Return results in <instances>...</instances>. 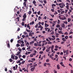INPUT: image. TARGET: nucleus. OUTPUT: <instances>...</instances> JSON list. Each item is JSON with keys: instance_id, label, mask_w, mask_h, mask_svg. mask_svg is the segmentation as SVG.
<instances>
[{"instance_id": "nucleus-31", "label": "nucleus", "mask_w": 73, "mask_h": 73, "mask_svg": "<svg viewBox=\"0 0 73 73\" xmlns=\"http://www.w3.org/2000/svg\"><path fill=\"white\" fill-rule=\"evenodd\" d=\"M15 60H17L18 59V57H17V56H15Z\"/></svg>"}, {"instance_id": "nucleus-28", "label": "nucleus", "mask_w": 73, "mask_h": 73, "mask_svg": "<svg viewBox=\"0 0 73 73\" xmlns=\"http://www.w3.org/2000/svg\"><path fill=\"white\" fill-rule=\"evenodd\" d=\"M64 37L65 39H68V36L67 35L66 36H65Z\"/></svg>"}, {"instance_id": "nucleus-45", "label": "nucleus", "mask_w": 73, "mask_h": 73, "mask_svg": "<svg viewBox=\"0 0 73 73\" xmlns=\"http://www.w3.org/2000/svg\"><path fill=\"white\" fill-rule=\"evenodd\" d=\"M46 64H47V63H45L44 64V66H46Z\"/></svg>"}, {"instance_id": "nucleus-40", "label": "nucleus", "mask_w": 73, "mask_h": 73, "mask_svg": "<svg viewBox=\"0 0 73 73\" xmlns=\"http://www.w3.org/2000/svg\"><path fill=\"white\" fill-rule=\"evenodd\" d=\"M55 13H54V15H57V14H58V13H57V12L56 11H55Z\"/></svg>"}, {"instance_id": "nucleus-24", "label": "nucleus", "mask_w": 73, "mask_h": 73, "mask_svg": "<svg viewBox=\"0 0 73 73\" xmlns=\"http://www.w3.org/2000/svg\"><path fill=\"white\" fill-rule=\"evenodd\" d=\"M68 23L70 22V21H71V19L70 18H68Z\"/></svg>"}, {"instance_id": "nucleus-51", "label": "nucleus", "mask_w": 73, "mask_h": 73, "mask_svg": "<svg viewBox=\"0 0 73 73\" xmlns=\"http://www.w3.org/2000/svg\"><path fill=\"white\" fill-rule=\"evenodd\" d=\"M34 45L35 46H37V44L36 43H35L34 44Z\"/></svg>"}, {"instance_id": "nucleus-29", "label": "nucleus", "mask_w": 73, "mask_h": 73, "mask_svg": "<svg viewBox=\"0 0 73 73\" xmlns=\"http://www.w3.org/2000/svg\"><path fill=\"white\" fill-rule=\"evenodd\" d=\"M52 42H51L50 41H49L48 42V44H52Z\"/></svg>"}, {"instance_id": "nucleus-3", "label": "nucleus", "mask_w": 73, "mask_h": 73, "mask_svg": "<svg viewBox=\"0 0 73 73\" xmlns=\"http://www.w3.org/2000/svg\"><path fill=\"white\" fill-rule=\"evenodd\" d=\"M32 3L33 4H34V5L35 6V7L37 6V5L36 4V1L34 0L33 1Z\"/></svg>"}, {"instance_id": "nucleus-14", "label": "nucleus", "mask_w": 73, "mask_h": 73, "mask_svg": "<svg viewBox=\"0 0 73 73\" xmlns=\"http://www.w3.org/2000/svg\"><path fill=\"white\" fill-rule=\"evenodd\" d=\"M28 14L29 15H31L32 13V11H30L28 12Z\"/></svg>"}, {"instance_id": "nucleus-42", "label": "nucleus", "mask_w": 73, "mask_h": 73, "mask_svg": "<svg viewBox=\"0 0 73 73\" xmlns=\"http://www.w3.org/2000/svg\"><path fill=\"white\" fill-rule=\"evenodd\" d=\"M43 2L45 4H46L47 2H46V0H43Z\"/></svg>"}, {"instance_id": "nucleus-18", "label": "nucleus", "mask_w": 73, "mask_h": 73, "mask_svg": "<svg viewBox=\"0 0 73 73\" xmlns=\"http://www.w3.org/2000/svg\"><path fill=\"white\" fill-rule=\"evenodd\" d=\"M16 19H17V22H19L20 21V18H19V17H18L17 18H16Z\"/></svg>"}, {"instance_id": "nucleus-9", "label": "nucleus", "mask_w": 73, "mask_h": 73, "mask_svg": "<svg viewBox=\"0 0 73 73\" xmlns=\"http://www.w3.org/2000/svg\"><path fill=\"white\" fill-rule=\"evenodd\" d=\"M48 26H49V25L47 24L46 23H45L44 25V26L45 27H48Z\"/></svg>"}, {"instance_id": "nucleus-6", "label": "nucleus", "mask_w": 73, "mask_h": 73, "mask_svg": "<svg viewBox=\"0 0 73 73\" xmlns=\"http://www.w3.org/2000/svg\"><path fill=\"white\" fill-rule=\"evenodd\" d=\"M34 35V33L30 32L29 34V36H32Z\"/></svg>"}, {"instance_id": "nucleus-2", "label": "nucleus", "mask_w": 73, "mask_h": 73, "mask_svg": "<svg viewBox=\"0 0 73 73\" xmlns=\"http://www.w3.org/2000/svg\"><path fill=\"white\" fill-rule=\"evenodd\" d=\"M23 18L22 19L23 21H25L26 20V18H27V15H26V13H25L24 14L23 16Z\"/></svg>"}, {"instance_id": "nucleus-25", "label": "nucleus", "mask_w": 73, "mask_h": 73, "mask_svg": "<svg viewBox=\"0 0 73 73\" xmlns=\"http://www.w3.org/2000/svg\"><path fill=\"white\" fill-rule=\"evenodd\" d=\"M31 46H29V47L27 48V50H28L31 49Z\"/></svg>"}, {"instance_id": "nucleus-8", "label": "nucleus", "mask_w": 73, "mask_h": 73, "mask_svg": "<svg viewBox=\"0 0 73 73\" xmlns=\"http://www.w3.org/2000/svg\"><path fill=\"white\" fill-rule=\"evenodd\" d=\"M35 68L33 67L31 68V70L32 72H33L34 70H35Z\"/></svg>"}, {"instance_id": "nucleus-43", "label": "nucleus", "mask_w": 73, "mask_h": 73, "mask_svg": "<svg viewBox=\"0 0 73 73\" xmlns=\"http://www.w3.org/2000/svg\"><path fill=\"white\" fill-rule=\"evenodd\" d=\"M23 58H25L26 57V56L23 55L22 56Z\"/></svg>"}, {"instance_id": "nucleus-19", "label": "nucleus", "mask_w": 73, "mask_h": 73, "mask_svg": "<svg viewBox=\"0 0 73 73\" xmlns=\"http://www.w3.org/2000/svg\"><path fill=\"white\" fill-rule=\"evenodd\" d=\"M18 50H19V51H20V52H22V49H21L19 47L18 48Z\"/></svg>"}, {"instance_id": "nucleus-48", "label": "nucleus", "mask_w": 73, "mask_h": 73, "mask_svg": "<svg viewBox=\"0 0 73 73\" xmlns=\"http://www.w3.org/2000/svg\"><path fill=\"white\" fill-rule=\"evenodd\" d=\"M23 5L24 6V7H25V6H26V5H27V4H26L25 3H23Z\"/></svg>"}, {"instance_id": "nucleus-7", "label": "nucleus", "mask_w": 73, "mask_h": 73, "mask_svg": "<svg viewBox=\"0 0 73 73\" xmlns=\"http://www.w3.org/2000/svg\"><path fill=\"white\" fill-rule=\"evenodd\" d=\"M61 26L62 28H65V26L64 23H62L61 25Z\"/></svg>"}, {"instance_id": "nucleus-44", "label": "nucleus", "mask_w": 73, "mask_h": 73, "mask_svg": "<svg viewBox=\"0 0 73 73\" xmlns=\"http://www.w3.org/2000/svg\"><path fill=\"white\" fill-rule=\"evenodd\" d=\"M63 23L67 24H68V22H67V21H63Z\"/></svg>"}, {"instance_id": "nucleus-61", "label": "nucleus", "mask_w": 73, "mask_h": 73, "mask_svg": "<svg viewBox=\"0 0 73 73\" xmlns=\"http://www.w3.org/2000/svg\"><path fill=\"white\" fill-rule=\"evenodd\" d=\"M22 50H25V48L24 47H23V48H22Z\"/></svg>"}, {"instance_id": "nucleus-4", "label": "nucleus", "mask_w": 73, "mask_h": 73, "mask_svg": "<svg viewBox=\"0 0 73 73\" xmlns=\"http://www.w3.org/2000/svg\"><path fill=\"white\" fill-rule=\"evenodd\" d=\"M50 48H51V46H50L46 50V52H49L50 51Z\"/></svg>"}, {"instance_id": "nucleus-63", "label": "nucleus", "mask_w": 73, "mask_h": 73, "mask_svg": "<svg viewBox=\"0 0 73 73\" xmlns=\"http://www.w3.org/2000/svg\"><path fill=\"white\" fill-rule=\"evenodd\" d=\"M64 41H62L61 43V44H64Z\"/></svg>"}, {"instance_id": "nucleus-32", "label": "nucleus", "mask_w": 73, "mask_h": 73, "mask_svg": "<svg viewBox=\"0 0 73 73\" xmlns=\"http://www.w3.org/2000/svg\"><path fill=\"white\" fill-rule=\"evenodd\" d=\"M54 49V46L53 45L52 46L51 48V50H53Z\"/></svg>"}, {"instance_id": "nucleus-39", "label": "nucleus", "mask_w": 73, "mask_h": 73, "mask_svg": "<svg viewBox=\"0 0 73 73\" xmlns=\"http://www.w3.org/2000/svg\"><path fill=\"white\" fill-rule=\"evenodd\" d=\"M58 29L60 31H62V27H60Z\"/></svg>"}, {"instance_id": "nucleus-13", "label": "nucleus", "mask_w": 73, "mask_h": 73, "mask_svg": "<svg viewBox=\"0 0 73 73\" xmlns=\"http://www.w3.org/2000/svg\"><path fill=\"white\" fill-rule=\"evenodd\" d=\"M21 40H18L17 42H18V43H19V44H21Z\"/></svg>"}, {"instance_id": "nucleus-55", "label": "nucleus", "mask_w": 73, "mask_h": 73, "mask_svg": "<svg viewBox=\"0 0 73 73\" xmlns=\"http://www.w3.org/2000/svg\"><path fill=\"white\" fill-rule=\"evenodd\" d=\"M71 26H72V25L70 24L68 25V27H70Z\"/></svg>"}, {"instance_id": "nucleus-37", "label": "nucleus", "mask_w": 73, "mask_h": 73, "mask_svg": "<svg viewBox=\"0 0 73 73\" xmlns=\"http://www.w3.org/2000/svg\"><path fill=\"white\" fill-rule=\"evenodd\" d=\"M6 43L7 44H9V40H7L6 42Z\"/></svg>"}, {"instance_id": "nucleus-1", "label": "nucleus", "mask_w": 73, "mask_h": 73, "mask_svg": "<svg viewBox=\"0 0 73 73\" xmlns=\"http://www.w3.org/2000/svg\"><path fill=\"white\" fill-rule=\"evenodd\" d=\"M58 5H59L60 8H64V7H65V5L64 4V3H59L58 4Z\"/></svg>"}, {"instance_id": "nucleus-22", "label": "nucleus", "mask_w": 73, "mask_h": 73, "mask_svg": "<svg viewBox=\"0 0 73 73\" xmlns=\"http://www.w3.org/2000/svg\"><path fill=\"white\" fill-rule=\"evenodd\" d=\"M56 5H55V4H53L52 5V8H53V7H56Z\"/></svg>"}, {"instance_id": "nucleus-50", "label": "nucleus", "mask_w": 73, "mask_h": 73, "mask_svg": "<svg viewBox=\"0 0 73 73\" xmlns=\"http://www.w3.org/2000/svg\"><path fill=\"white\" fill-rule=\"evenodd\" d=\"M65 13V11H62L61 13V14H63V13Z\"/></svg>"}, {"instance_id": "nucleus-59", "label": "nucleus", "mask_w": 73, "mask_h": 73, "mask_svg": "<svg viewBox=\"0 0 73 73\" xmlns=\"http://www.w3.org/2000/svg\"><path fill=\"white\" fill-rule=\"evenodd\" d=\"M35 24V23L34 22V21H32V22H31V24L32 25H33V24Z\"/></svg>"}, {"instance_id": "nucleus-30", "label": "nucleus", "mask_w": 73, "mask_h": 73, "mask_svg": "<svg viewBox=\"0 0 73 73\" xmlns=\"http://www.w3.org/2000/svg\"><path fill=\"white\" fill-rule=\"evenodd\" d=\"M7 47L8 48H10V44H9V43L7 44Z\"/></svg>"}, {"instance_id": "nucleus-54", "label": "nucleus", "mask_w": 73, "mask_h": 73, "mask_svg": "<svg viewBox=\"0 0 73 73\" xmlns=\"http://www.w3.org/2000/svg\"><path fill=\"white\" fill-rule=\"evenodd\" d=\"M29 27H30V26H29V24H28L27 26V27L29 28Z\"/></svg>"}, {"instance_id": "nucleus-58", "label": "nucleus", "mask_w": 73, "mask_h": 73, "mask_svg": "<svg viewBox=\"0 0 73 73\" xmlns=\"http://www.w3.org/2000/svg\"><path fill=\"white\" fill-rule=\"evenodd\" d=\"M43 51H40V52H39V53L40 54H42V53H43Z\"/></svg>"}, {"instance_id": "nucleus-36", "label": "nucleus", "mask_w": 73, "mask_h": 73, "mask_svg": "<svg viewBox=\"0 0 73 73\" xmlns=\"http://www.w3.org/2000/svg\"><path fill=\"white\" fill-rule=\"evenodd\" d=\"M42 27V26H41V25H39L38 27V28H40L41 27Z\"/></svg>"}, {"instance_id": "nucleus-46", "label": "nucleus", "mask_w": 73, "mask_h": 73, "mask_svg": "<svg viewBox=\"0 0 73 73\" xmlns=\"http://www.w3.org/2000/svg\"><path fill=\"white\" fill-rule=\"evenodd\" d=\"M21 46H24V44H21Z\"/></svg>"}, {"instance_id": "nucleus-35", "label": "nucleus", "mask_w": 73, "mask_h": 73, "mask_svg": "<svg viewBox=\"0 0 73 73\" xmlns=\"http://www.w3.org/2000/svg\"><path fill=\"white\" fill-rule=\"evenodd\" d=\"M16 46L17 47H19V46H20V44H16Z\"/></svg>"}, {"instance_id": "nucleus-10", "label": "nucleus", "mask_w": 73, "mask_h": 73, "mask_svg": "<svg viewBox=\"0 0 73 73\" xmlns=\"http://www.w3.org/2000/svg\"><path fill=\"white\" fill-rule=\"evenodd\" d=\"M57 69H60V65L58 64L57 66Z\"/></svg>"}, {"instance_id": "nucleus-62", "label": "nucleus", "mask_w": 73, "mask_h": 73, "mask_svg": "<svg viewBox=\"0 0 73 73\" xmlns=\"http://www.w3.org/2000/svg\"><path fill=\"white\" fill-rule=\"evenodd\" d=\"M22 25L23 26H24V22H23L22 23Z\"/></svg>"}, {"instance_id": "nucleus-20", "label": "nucleus", "mask_w": 73, "mask_h": 73, "mask_svg": "<svg viewBox=\"0 0 73 73\" xmlns=\"http://www.w3.org/2000/svg\"><path fill=\"white\" fill-rule=\"evenodd\" d=\"M29 62H33V60H30L28 61Z\"/></svg>"}, {"instance_id": "nucleus-27", "label": "nucleus", "mask_w": 73, "mask_h": 73, "mask_svg": "<svg viewBox=\"0 0 73 73\" xmlns=\"http://www.w3.org/2000/svg\"><path fill=\"white\" fill-rule=\"evenodd\" d=\"M37 66V64H36L32 66V67H35V66Z\"/></svg>"}, {"instance_id": "nucleus-41", "label": "nucleus", "mask_w": 73, "mask_h": 73, "mask_svg": "<svg viewBox=\"0 0 73 73\" xmlns=\"http://www.w3.org/2000/svg\"><path fill=\"white\" fill-rule=\"evenodd\" d=\"M19 31H20V28H19V27H18V29L17 30V31L18 32H19Z\"/></svg>"}, {"instance_id": "nucleus-15", "label": "nucleus", "mask_w": 73, "mask_h": 73, "mask_svg": "<svg viewBox=\"0 0 73 73\" xmlns=\"http://www.w3.org/2000/svg\"><path fill=\"white\" fill-rule=\"evenodd\" d=\"M54 55L52 53L49 56L50 58H51V57H52V56H54Z\"/></svg>"}, {"instance_id": "nucleus-16", "label": "nucleus", "mask_w": 73, "mask_h": 73, "mask_svg": "<svg viewBox=\"0 0 73 73\" xmlns=\"http://www.w3.org/2000/svg\"><path fill=\"white\" fill-rule=\"evenodd\" d=\"M58 35H60V34L58 33H56V37H58Z\"/></svg>"}, {"instance_id": "nucleus-17", "label": "nucleus", "mask_w": 73, "mask_h": 73, "mask_svg": "<svg viewBox=\"0 0 73 73\" xmlns=\"http://www.w3.org/2000/svg\"><path fill=\"white\" fill-rule=\"evenodd\" d=\"M60 23H61V21H60L59 19H58V20L57 24H60Z\"/></svg>"}, {"instance_id": "nucleus-38", "label": "nucleus", "mask_w": 73, "mask_h": 73, "mask_svg": "<svg viewBox=\"0 0 73 73\" xmlns=\"http://www.w3.org/2000/svg\"><path fill=\"white\" fill-rule=\"evenodd\" d=\"M64 35H68V32H66L64 33Z\"/></svg>"}, {"instance_id": "nucleus-56", "label": "nucleus", "mask_w": 73, "mask_h": 73, "mask_svg": "<svg viewBox=\"0 0 73 73\" xmlns=\"http://www.w3.org/2000/svg\"><path fill=\"white\" fill-rule=\"evenodd\" d=\"M58 57V55L57 54H56L55 55V57L56 58H57Z\"/></svg>"}, {"instance_id": "nucleus-34", "label": "nucleus", "mask_w": 73, "mask_h": 73, "mask_svg": "<svg viewBox=\"0 0 73 73\" xmlns=\"http://www.w3.org/2000/svg\"><path fill=\"white\" fill-rule=\"evenodd\" d=\"M33 43H34V41H31V42H30V44H31H31H33Z\"/></svg>"}, {"instance_id": "nucleus-11", "label": "nucleus", "mask_w": 73, "mask_h": 73, "mask_svg": "<svg viewBox=\"0 0 73 73\" xmlns=\"http://www.w3.org/2000/svg\"><path fill=\"white\" fill-rule=\"evenodd\" d=\"M11 58H12V59H13V60H15V57L13 55H11Z\"/></svg>"}, {"instance_id": "nucleus-23", "label": "nucleus", "mask_w": 73, "mask_h": 73, "mask_svg": "<svg viewBox=\"0 0 73 73\" xmlns=\"http://www.w3.org/2000/svg\"><path fill=\"white\" fill-rule=\"evenodd\" d=\"M56 28H60V25L58 24L56 26Z\"/></svg>"}, {"instance_id": "nucleus-49", "label": "nucleus", "mask_w": 73, "mask_h": 73, "mask_svg": "<svg viewBox=\"0 0 73 73\" xmlns=\"http://www.w3.org/2000/svg\"><path fill=\"white\" fill-rule=\"evenodd\" d=\"M20 61H21V60H18V61L17 62V64H19V63H20L21 62H20Z\"/></svg>"}, {"instance_id": "nucleus-12", "label": "nucleus", "mask_w": 73, "mask_h": 73, "mask_svg": "<svg viewBox=\"0 0 73 73\" xmlns=\"http://www.w3.org/2000/svg\"><path fill=\"white\" fill-rule=\"evenodd\" d=\"M62 40L64 42V41H66V39L65 38H62Z\"/></svg>"}, {"instance_id": "nucleus-5", "label": "nucleus", "mask_w": 73, "mask_h": 73, "mask_svg": "<svg viewBox=\"0 0 73 73\" xmlns=\"http://www.w3.org/2000/svg\"><path fill=\"white\" fill-rule=\"evenodd\" d=\"M59 18L61 20H66V17L65 16L63 18H60L59 17Z\"/></svg>"}, {"instance_id": "nucleus-57", "label": "nucleus", "mask_w": 73, "mask_h": 73, "mask_svg": "<svg viewBox=\"0 0 73 73\" xmlns=\"http://www.w3.org/2000/svg\"><path fill=\"white\" fill-rule=\"evenodd\" d=\"M69 6L68 5L66 6V8H67V9L68 10H69Z\"/></svg>"}, {"instance_id": "nucleus-64", "label": "nucleus", "mask_w": 73, "mask_h": 73, "mask_svg": "<svg viewBox=\"0 0 73 73\" xmlns=\"http://www.w3.org/2000/svg\"><path fill=\"white\" fill-rule=\"evenodd\" d=\"M38 15H40V11H39L37 13Z\"/></svg>"}, {"instance_id": "nucleus-33", "label": "nucleus", "mask_w": 73, "mask_h": 73, "mask_svg": "<svg viewBox=\"0 0 73 73\" xmlns=\"http://www.w3.org/2000/svg\"><path fill=\"white\" fill-rule=\"evenodd\" d=\"M25 60H24L23 61H22L21 63V64H24V63H25Z\"/></svg>"}, {"instance_id": "nucleus-53", "label": "nucleus", "mask_w": 73, "mask_h": 73, "mask_svg": "<svg viewBox=\"0 0 73 73\" xmlns=\"http://www.w3.org/2000/svg\"><path fill=\"white\" fill-rule=\"evenodd\" d=\"M46 62H49V59H46Z\"/></svg>"}, {"instance_id": "nucleus-52", "label": "nucleus", "mask_w": 73, "mask_h": 73, "mask_svg": "<svg viewBox=\"0 0 73 73\" xmlns=\"http://www.w3.org/2000/svg\"><path fill=\"white\" fill-rule=\"evenodd\" d=\"M31 60H33V61H35V58H31Z\"/></svg>"}, {"instance_id": "nucleus-26", "label": "nucleus", "mask_w": 73, "mask_h": 73, "mask_svg": "<svg viewBox=\"0 0 73 73\" xmlns=\"http://www.w3.org/2000/svg\"><path fill=\"white\" fill-rule=\"evenodd\" d=\"M9 61L10 62H12V61H13V60L11 58H10L9 59Z\"/></svg>"}, {"instance_id": "nucleus-21", "label": "nucleus", "mask_w": 73, "mask_h": 73, "mask_svg": "<svg viewBox=\"0 0 73 73\" xmlns=\"http://www.w3.org/2000/svg\"><path fill=\"white\" fill-rule=\"evenodd\" d=\"M40 20H41L42 19L41 18V16H40L38 17V20L40 21Z\"/></svg>"}, {"instance_id": "nucleus-60", "label": "nucleus", "mask_w": 73, "mask_h": 73, "mask_svg": "<svg viewBox=\"0 0 73 73\" xmlns=\"http://www.w3.org/2000/svg\"><path fill=\"white\" fill-rule=\"evenodd\" d=\"M57 2H61L62 1V0H57Z\"/></svg>"}, {"instance_id": "nucleus-47", "label": "nucleus", "mask_w": 73, "mask_h": 73, "mask_svg": "<svg viewBox=\"0 0 73 73\" xmlns=\"http://www.w3.org/2000/svg\"><path fill=\"white\" fill-rule=\"evenodd\" d=\"M68 50H66V55H68V54H69V52H68Z\"/></svg>"}]
</instances>
